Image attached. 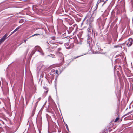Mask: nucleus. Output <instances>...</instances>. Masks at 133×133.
<instances>
[{
  "label": "nucleus",
  "mask_w": 133,
  "mask_h": 133,
  "mask_svg": "<svg viewBox=\"0 0 133 133\" xmlns=\"http://www.w3.org/2000/svg\"><path fill=\"white\" fill-rule=\"evenodd\" d=\"M93 26L92 24H90L89 25V27L87 29V32L88 36L87 41V43L90 45V43H91L92 39L91 36H92L93 34Z\"/></svg>",
  "instance_id": "1"
},
{
  "label": "nucleus",
  "mask_w": 133,
  "mask_h": 133,
  "mask_svg": "<svg viewBox=\"0 0 133 133\" xmlns=\"http://www.w3.org/2000/svg\"><path fill=\"white\" fill-rule=\"evenodd\" d=\"M35 49L36 50V51L39 52L43 56L44 55V53L43 52V51L40 47L38 46H37L35 48Z\"/></svg>",
  "instance_id": "2"
},
{
  "label": "nucleus",
  "mask_w": 133,
  "mask_h": 133,
  "mask_svg": "<svg viewBox=\"0 0 133 133\" xmlns=\"http://www.w3.org/2000/svg\"><path fill=\"white\" fill-rule=\"evenodd\" d=\"M132 39L130 38L125 41V44H126V45L128 46H130L132 45Z\"/></svg>",
  "instance_id": "3"
},
{
  "label": "nucleus",
  "mask_w": 133,
  "mask_h": 133,
  "mask_svg": "<svg viewBox=\"0 0 133 133\" xmlns=\"http://www.w3.org/2000/svg\"><path fill=\"white\" fill-rule=\"evenodd\" d=\"M94 19V17H92L91 16L89 19L87 20V22L89 24V25L90 23L92 24V22H93Z\"/></svg>",
  "instance_id": "4"
},
{
  "label": "nucleus",
  "mask_w": 133,
  "mask_h": 133,
  "mask_svg": "<svg viewBox=\"0 0 133 133\" xmlns=\"http://www.w3.org/2000/svg\"><path fill=\"white\" fill-rule=\"evenodd\" d=\"M7 36V34H6L3 36L2 38L0 39V42H1V43L4 41L6 38Z\"/></svg>",
  "instance_id": "5"
},
{
  "label": "nucleus",
  "mask_w": 133,
  "mask_h": 133,
  "mask_svg": "<svg viewBox=\"0 0 133 133\" xmlns=\"http://www.w3.org/2000/svg\"><path fill=\"white\" fill-rule=\"evenodd\" d=\"M50 43L51 44H52L53 45V46H52V45H50V46L49 47L50 48L52 49H54L57 48V46L58 45L57 44H55L54 43H52L51 42H50Z\"/></svg>",
  "instance_id": "6"
},
{
  "label": "nucleus",
  "mask_w": 133,
  "mask_h": 133,
  "mask_svg": "<svg viewBox=\"0 0 133 133\" xmlns=\"http://www.w3.org/2000/svg\"><path fill=\"white\" fill-rule=\"evenodd\" d=\"M69 38L68 39V41H69V43L71 44L73 43L74 41V38Z\"/></svg>",
  "instance_id": "7"
},
{
  "label": "nucleus",
  "mask_w": 133,
  "mask_h": 133,
  "mask_svg": "<svg viewBox=\"0 0 133 133\" xmlns=\"http://www.w3.org/2000/svg\"><path fill=\"white\" fill-rule=\"evenodd\" d=\"M58 53L60 55V62H62L64 61L63 55L61 53L59 52Z\"/></svg>",
  "instance_id": "8"
},
{
  "label": "nucleus",
  "mask_w": 133,
  "mask_h": 133,
  "mask_svg": "<svg viewBox=\"0 0 133 133\" xmlns=\"http://www.w3.org/2000/svg\"><path fill=\"white\" fill-rule=\"evenodd\" d=\"M131 71L129 70L128 68H125V73L127 76L129 75V74H130Z\"/></svg>",
  "instance_id": "9"
},
{
  "label": "nucleus",
  "mask_w": 133,
  "mask_h": 133,
  "mask_svg": "<svg viewBox=\"0 0 133 133\" xmlns=\"http://www.w3.org/2000/svg\"><path fill=\"white\" fill-rule=\"evenodd\" d=\"M69 44H70L69 42H68L65 43V46L67 49H69L71 47L70 46Z\"/></svg>",
  "instance_id": "10"
},
{
  "label": "nucleus",
  "mask_w": 133,
  "mask_h": 133,
  "mask_svg": "<svg viewBox=\"0 0 133 133\" xmlns=\"http://www.w3.org/2000/svg\"><path fill=\"white\" fill-rule=\"evenodd\" d=\"M36 51H36V50H35L34 48L31 52V55H32L34 53H35Z\"/></svg>",
  "instance_id": "11"
},
{
  "label": "nucleus",
  "mask_w": 133,
  "mask_h": 133,
  "mask_svg": "<svg viewBox=\"0 0 133 133\" xmlns=\"http://www.w3.org/2000/svg\"><path fill=\"white\" fill-rule=\"evenodd\" d=\"M21 26H19L17 27L16 29L14 31V32L17 31L21 27Z\"/></svg>",
  "instance_id": "12"
},
{
  "label": "nucleus",
  "mask_w": 133,
  "mask_h": 133,
  "mask_svg": "<svg viewBox=\"0 0 133 133\" xmlns=\"http://www.w3.org/2000/svg\"><path fill=\"white\" fill-rule=\"evenodd\" d=\"M19 23H24V20L23 19H21L19 21Z\"/></svg>",
  "instance_id": "13"
},
{
  "label": "nucleus",
  "mask_w": 133,
  "mask_h": 133,
  "mask_svg": "<svg viewBox=\"0 0 133 133\" xmlns=\"http://www.w3.org/2000/svg\"><path fill=\"white\" fill-rule=\"evenodd\" d=\"M39 35V34H35L33 35L32 36H30V37L29 38H30V37H33V36H37L38 35Z\"/></svg>",
  "instance_id": "14"
},
{
  "label": "nucleus",
  "mask_w": 133,
  "mask_h": 133,
  "mask_svg": "<svg viewBox=\"0 0 133 133\" xmlns=\"http://www.w3.org/2000/svg\"><path fill=\"white\" fill-rule=\"evenodd\" d=\"M55 72V70L54 69H53L51 70V72L52 74V73H53L54 74Z\"/></svg>",
  "instance_id": "15"
},
{
  "label": "nucleus",
  "mask_w": 133,
  "mask_h": 133,
  "mask_svg": "<svg viewBox=\"0 0 133 133\" xmlns=\"http://www.w3.org/2000/svg\"><path fill=\"white\" fill-rule=\"evenodd\" d=\"M117 47H119L120 48H122V47H121L120 46H119L118 45H115V46L114 47V48H117Z\"/></svg>",
  "instance_id": "16"
},
{
  "label": "nucleus",
  "mask_w": 133,
  "mask_h": 133,
  "mask_svg": "<svg viewBox=\"0 0 133 133\" xmlns=\"http://www.w3.org/2000/svg\"><path fill=\"white\" fill-rule=\"evenodd\" d=\"M50 55H51V56H50L52 57V58H54L55 57V56L54 55H52L51 54H50Z\"/></svg>",
  "instance_id": "17"
},
{
  "label": "nucleus",
  "mask_w": 133,
  "mask_h": 133,
  "mask_svg": "<svg viewBox=\"0 0 133 133\" xmlns=\"http://www.w3.org/2000/svg\"><path fill=\"white\" fill-rule=\"evenodd\" d=\"M119 119V118L117 117L114 121V122H116Z\"/></svg>",
  "instance_id": "18"
},
{
  "label": "nucleus",
  "mask_w": 133,
  "mask_h": 133,
  "mask_svg": "<svg viewBox=\"0 0 133 133\" xmlns=\"http://www.w3.org/2000/svg\"><path fill=\"white\" fill-rule=\"evenodd\" d=\"M61 50V48H58L57 49V52H58L60 51Z\"/></svg>",
  "instance_id": "19"
},
{
  "label": "nucleus",
  "mask_w": 133,
  "mask_h": 133,
  "mask_svg": "<svg viewBox=\"0 0 133 133\" xmlns=\"http://www.w3.org/2000/svg\"><path fill=\"white\" fill-rule=\"evenodd\" d=\"M55 72L56 74H58V70H55Z\"/></svg>",
  "instance_id": "20"
},
{
  "label": "nucleus",
  "mask_w": 133,
  "mask_h": 133,
  "mask_svg": "<svg viewBox=\"0 0 133 133\" xmlns=\"http://www.w3.org/2000/svg\"><path fill=\"white\" fill-rule=\"evenodd\" d=\"M51 38L52 39L54 40L55 39V37H51Z\"/></svg>",
  "instance_id": "21"
},
{
  "label": "nucleus",
  "mask_w": 133,
  "mask_h": 133,
  "mask_svg": "<svg viewBox=\"0 0 133 133\" xmlns=\"http://www.w3.org/2000/svg\"><path fill=\"white\" fill-rule=\"evenodd\" d=\"M15 33L14 32V31L12 32L9 35V36H8V37H8L10 36V35H12V34L14 33Z\"/></svg>",
  "instance_id": "22"
},
{
  "label": "nucleus",
  "mask_w": 133,
  "mask_h": 133,
  "mask_svg": "<svg viewBox=\"0 0 133 133\" xmlns=\"http://www.w3.org/2000/svg\"><path fill=\"white\" fill-rule=\"evenodd\" d=\"M132 6V11L133 10V2H132L131 3Z\"/></svg>",
  "instance_id": "23"
},
{
  "label": "nucleus",
  "mask_w": 133,
  "mask_h": 133,
  "mask_svg": "<svg viewBox=\"0 0 133 133\" xmlns=\"http://www.w3.org/2000/svg\"><path fill=\"white\" fill-rule=\"evenodd\" d=\"M40 67H38L37 68L38 70V71H39L41 70V68H40Z\"/></svg>",
  "instance_id": "24"
},
{
  "label": "nucleus",
  "mask_w": 133,
  "mask_h": 133,
  "mask_svg": "<svg viewBox=\"0 0 133 133\" xmlns=\"http://www.w3.org/2000/svg\"><path fill=\"white\" fill-rule=\"evenodd\" d=\"M29 50V48L27 49V50L26 51V54H27L28 53V52Z\"/></svg>",
  "instance_id": "25"
},
{
  "label": "nucleus",
  "mask_w": 133,
  "mask_h": 133,
  "mask_svg": "<svg viewBox=\"0 0 133 133\" xmlns=\"http://www.w3.org/2000/svg\"><path fill=\"white\" fill-rule=\"evenodd\" d=\"M66 128H67V130L68 131H69V129H68V126L67 125V124H66Z\"/></svg>",
  "instance_id": "26"
},
{
  "label": "nucleus",
  "mask_w": 133,
  "mask_h": 133,
  "mask_svg": "<svg viewBox=\"0 0 133 133\" xmlns=\"http://www.w3.org/2000/svg\"><path fill=\"white\" fill-rule=\"evenodd\" d=\"M28 38H27L26 39L24 40V42H25V43H26V41H27L28 40Z\"/></svg>",
  "instance_id": "27"
},
{
  "label": "nucleus",
  "mask_w": 133,
  "mask_h": 133,
  "mask_svg": "<svg viewBox=\"0 0 133 133\" xmlns=\"http://www.w3.org/2000/svg\"><path fill=\"white\" fill-rule=\"evenodd\" d=\"M128 118H129V117H128ZM128 117H125V120H128Z\"/></svg>",
  "instance_id": "28"
},
{
  "label": "nucleus",
  "mask_w": 133,
  "mask_h": 133,
  "mask_svg": "<svg viewBox=\"0 0 133 133\" xmlns=\"http://www.w3.org/2000/svg\"><path fill=\"white\" fill-rule=\"evenodd\" d=\"M41 99V98H39L38 99V100L39 101Z\"/></svg>",
  "instance_id": "29"
},
{
  "label": "nucleus",
  "mask_w": 133,
  "mask_h": 133,
  "mask_svg": "<svg viewBox=\"0 0 133 133\" xmlns=\"http://www.w3.org/2000/svg\"><path fill=\"white\" fill-rule=\"evenodd\" d=\"M118 56H119V55H116V57H118Z\"/></svg>",
  "instance_id": "30"
},
{
  "label": "nucleus",
  "mask_w": 133,
  "mask_h": 133,
  "mask_svg": "<svg viewBox=\"0 0 133 133\" xmlns=\"http://www.w3.org/2000/svg\"><path fill=\"white\" fill-rule=\"evenodd\" d=\"M98 2H97V4H96V5L97 6L98 5Z\"/></svg>",
  "instance_id": "31"
},
{
  "label": "nucleus",
  "mask_w": 133,
  "mask_h": 133,
  "mask_svg": "<svg viewBox=\"0 0 133 133\" xmlns=\"http://www.w3.org/2000/svg\"><path fill=\"white\" fill-rule=\"evenodd\" d=\"M116 67V66H115L114 67V69H115Z\"/></svg>",
  "instance_id": "32"
},
{
  "label": "nucleus",
  "mask_w": 133,
  "mask_h": 133,
  "mask_svg": "<svg viewBox=\"0 0 133 133\" xmlns=\"http://www.w3.org/2000/svg\"><path fill=\"white\" fill-rule=\"evenodd\" d=\"M23 42H22V43H21L19 45H20L22 43H23Z\"/></svg>",
  "instance_id": "33"
},
{
  "label": "nucleus",
  "mask_w": 133,
  "mask_h": 133,
  "mask_svg": "<svg viewBox=\"0 0 133 133\" xmlns=\"http://www.w3.org/2000/svg\"><path fill=\"white\" fill-rule=\"evenodd\" d=\"M48 133H51L52 132H49V131H48Z\"/></svg>",
  "instance_id": "34"
},
{
  "label": "nucleus",
  "mask_w": 133,
  "mask_h": 133,
  "mask_svg": "<svg viewBox=\"0 0 133 133\" xmlns=\"http://www.w3.org/2000/svg\"><path fill=\"white\" fill-rule=\"evenodd\" d=\"M125 19H126V18H127V17L126 16H125Z\"/></svg>",
  "instance_id": "35"
},
{
  "label": "nucleus",
  "mask_w": 133,
  "mask_h": 133,
  "mask_svg": "<svg viewBox=\"0 0 133 133\" xmlns=\"http://www.w3.org/2000/svg\"><path fill=\"white\" fill-rule=\"evenodd\" d=\"M80 56H77V57H76V58H77L78 57H79Z\"/></svg>",
  "instance_id": "36"
},
{
  "label": "nucleus",
  "mask_w": 133,
  "mask_h": 133,
  "mask_svg": "<svg viewBox=\"0 0 133 133\" xmlns=\"http://www.w3.org/2000/svg\"><path fill=\"white\" fill-rule=\"evenodd\" d=\"M60 43L61 44H62V43Z\"/></svg>",
  "instance_id": "37"
},
{
  "label": "nucleus",
  "mask_w": 133,
  "mask_h": 133,
  "mask_svg": "<svg viewBox=\"0 0 133 133\" xmlns=\"http://www.w3.org/2000/svg\"><path fill=\"white\" fill-rule=\"evenodd\" d=\"M132 22H133V18H132Z\"/></svg>",
  "instance_id": "38"
},
{
  "label": "nucleus",
  "mask_w": 133,
  "mask_h": 133,
  "mask_svg": "<svg viewBox=\"0 0 133 133\" xmlns=\"http://www.w3.org/2000/svg\"><path fill=\"white\" fill-rule=\"evenodd\" d=\"M47 43H48V44H49V43L48 42H47Z\"/></svg>",
  "instance_id": "39"
},
{
  "label": "nucleus",
  "mask_w": 133,
  "mask_h": 133,
  "mask_svg": "<svg viewBox=\"0 0 133 133\" xmlns=\"http://www.w3.org/2000/svg\"><path fill=\"white\" fill-rule=\"evenodd\" d=\"M1 42H0V45L1 44Z\"/></svg>",
  "instance_id": "40"
},
{
  "label": "nucleus",
  "mask_w": 133,
  "mask_h": 133,
  "mask_svg": "<svg viewBox=\"0 0 133 133\" xmlns=\"http://www.w3.org/2000/svg\"><path fill=\"white\" fill-rule=\"evenodd\" d=\"M128 86H129V85L128 84Z\"/></svg>",
  "instance_id": "41"
},
{
  "label": "nucleus",
  "mask_w": 133,
  "mask_h": 133,
  "mask_svg": "<svg viewBox=\"0 0 133 133\" xmlns=\"http://www.w3.org/2000/svg\"><path fill=\"white\" fill-rule=\"evenodd\" d=\"M129 21V19H128V21Z\"/></svg>",
  "instance_id": "42"
},
{
  "label": "nucleus",
  "mask_w": 133,
  "mask_h": 133,
  "mask_svg": "<svg viewBox=\"0 0 133 133\" xmlns=\"http://www.w3.org/2000/svg\"><path fill=\"white\" fill-rule=\"evenodd\" d=\"M125 84H126V82H125Z\"/></svg>",
  "instance_id": "43"
}]
</instances>
